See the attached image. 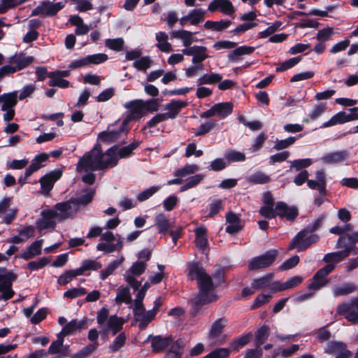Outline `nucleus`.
Returning <instances> with one entry per match:
<instances>
[{"label": "nucleus", "instance_id": "obj_11", "mask_svg": "<svg viewBox=\"0 0 358 358\" xmlns=\"http://www.w3.org/2000/svg\"><path fill=\"white\" fill-rule=\"evenodd\" d=\"M151 338V346L152 352L158 353L162 352L167 348L173 343V338L171 336L163 337L160 335L152 336L150 335L146 341Z\"/></svg>", "mask_w": 358, "mask_h": 358}, {"label": "nucleus", "instance_id": "obj_57", "mask_svg": "<svg viewBox=\"0 0 358 358\" xmlns=\"http://www.w3.org/2000/svg\"><path fill=\"white\" fill-rule=\"evenodd\" d=\"M224 158L229 162H243L245 160V155L239 151L229 149L224 154Z\"/></svg>", "mask_w": 358, "mask_h": 358}, {"label": "nucleus", "instance_id": "obj_19", "mask_svg": "<svg viewBox=\"0 0 358 358\" xmlns=\"http://www.w3.org/2000/svg\"><path fill=\"white\" fill-rule=\"evenodd\" d=\"M227 324V320L225 317H220L216 320L211 325L208 333V337L210 340L217 338L224 331Z\"/></svg>", "mask_w": 358, "mask_h": 358}, {"label": "nucleus", "instance_id": "obj_47", "mask_svg": "<svg viewBox=\"0 0 358 358\" xmlns=\"http://www.w3.org/2000/svg\"><path fill=\"white\" fill-rule=\"evenodd\" d=\"M302 134H299L298 137L289 136L285 139L278 140L275 141L273 149L275 150H282L286 149L293 145L299 137H301Z\"/></svg>", "mask_w": 358, "mask_h": 358}, {"label": "nucleus", "instance_id": "obj_52", "mask_svg": "<svg viewBox=\"0 0 358 358\" xmlns=\"http://www.w3.org/2000/svg\"><path fill=\"white\" fill-rule=\"evenodd\" d=\"M52 73L54 76H52L48 82V85L50 87H57L62 89H65L69 87V81L62 78V77H59L55 71H52Z\"/></svg>", "mask_w": 358, "mask_h": 358}, {"label": "nucleus", "instance_id": "obj_1", "mask_svg": "<svg viewBox=\"0 0 358 358\" xmlns=\"http://www.w3.org/2000/svg\"><path fill=\"white\" fill-rule=\"evenodd\" d=\"M117 149V145H115L103 152L101 145L96 144L90 152L80 159L77 169L78 171L85 169L86 171H95L117 166L118 163Z\"/></svg>", "mask_w": 358, "mask_h": 358}, {"label": "nucleus", "instance_id": "obj_31", "mask_svg": "<svg viewBox=\"0 0 358 358\" xmlns=\"http://www.w3.org/2000/svg\"><path fill=\"white\" fill-rule=\"evenodd\" d=\"M255 48L252 46L242 45L235 48L228 54V58L231 62H237L239 57L244 55H250L254 52Z\"/></svg>", "mask_w": 358, "mask_h": 358}, {"label": "nucleus", "instance_id": "obj_6", "mask_svg": "<svg viewBox=\"0 0 358 358\" xmlns=\"http://www.w3.org/2000/svg\"><path fill=\"white\" fill-rule=\"evenodd\" d=\"M17 279V274L13 271L6 273V276L0 283L1 298L3 301L12 299L15 292L13 289V284Z\"/></svg>", "mask_w": 358, "mask_h": 358}, {"label": "nucleus", "instance_id": "obj_34", "mask_svg": "<svg viewBox=\"0 0 358 358\" xmlns=\"http://www.w3.org/2000/svg\"><path fill=\"white\" fill-rule=\"evenodd\" d=\"M348 122H350L348 114H346L344 111H341L332 116L329 120L324 122L321 127H329L338 124H344Z\"/></svg>", "mask_w": 358, "mask_h": 358}, {"label": "nucleus", "instance_id": "obj_9", "mask_svg": "<svg viewBox=\"0 0 358 358\" xmlns=\"http://www.w3.org/2000/svg\"><path fill=\"white\" fill-rule=\"evenodd\" d=\"M207 50L208 49L206 46L193 45L188 48L182 49V52L185 55L192 56V63L197 64L210 57V56L206 53Z\"/></svg>", "mask_w": 358, "mask_h": 358}, {"label": "nucleus", "instance_id": "obj_3", "mask_svg": "<svg viewBox=\"0 0 358 358\" xmlns=\"http://www.w3.org/2000/svg\"><path fill=\"white\" fill-rule=\"evenodd\" d=\"M338 315L345 316V319L352 324L358 322V296L351 299L350 302H344L337 306Z\"/></svg>", "mask_w": 358, "mask_h": 358}, {"label": "nucleus", "instance_id": "obj_62", "mask_svg": "<svg viewBox=\"0 0 358 358\" xmlns=\"http://www.w3.org/2000/svg\"><path fill=\"white\" fill-rule=\"evenodd\" d=\"M231 350L229 348H219L213 350L202 358H228Z\"/></svg>", "mask_w": 358, "mask_h": 358}, {"label": "nucleus", "instance_id": "obj_25", "mask_svg": "<svg viewBox=\"0 0 358 358\" xmlns=\"http://www.w3.org/2000/svg\"><path fill=\"white\" fill-rule=\"evenodd\" d=\"M336 248H343V250L342 251H345V256L348 257L355 248V245L352 244L350 234L341 236L337 241Z\"/></svg>", "mask_w": 358, "mask_h": 358}, {"label": "nucleus", "instance_id": "obj_44", "mask_svg": "<svg viewBox=\"0 0 358 358\" xmlns=\"http://www.w3.org/2000/svg\"><path fill=\"white\" fill-rule=\"evenodd\" d=\"M162 98H152L148 100H143V105L146 114L153 113L159 110Z\"/></svg>", "mask_w": 358, "mask_h": 358}, {"label": "nucleus", "instance_id": "obj_53", "mask_svg": "<svg viewBox=\"0 0 358 358\" xmlns=\"http://www.w3.org/2000/svg\"><path fill=\"white\" fill-rule=\"evenodd\" d=\"M315 178L318 179L320 181V185L317 188L319 194L321 196H326L327 194V180H326V175L323 169L317 170L315 172Z\"/></svg>", "mask_w": 358, "mask_h": 358}, {"label": "nucleus", "instance_id": "obj_18", "mask_svg": "<svg viewBox=\"0 0 358 358\" xmlns=\"http://www.w3.org/2000/svg\"><path fill=\"white\" fill-rule=\"evenodd\" d=\"M195 244L201 251H205L208 248V241L207 238V229L204 227H197L194 230Z\"/></svg>", "mask_w": 358, "mask_h": 358}, {"label": "nucleus", "instance_id": "obj_64", "mask_svg": "<svg viewBox=\"0 0 358 358\" xmlns=\"http://www.w3.org/2000/svg\"><path fill=\"white\" fill-rule=\"evenodd\" d=\"M152 60L149 56L141 57L133 63V66L141 71H146L151 66Z\"/></svg>", "mask_w": 358, "mask_h": 358}, {"label": "nucleus", "instance_id": "obj_38", "mask_svg": "<svg viewBox=\"0 0 358 358\" xmlns=\"http://www.w3.org/2000/svg\"><path fill=\"white\" fill-rule=\"evenodd\" d=\"M319 236L317 234H311L306 237V236L301 240L299 241L298 243L295 245L294 249L297 248L298 252L306 250L312 244L318 241Z\"/></svg>", "mask_w": 358, "mask_h": 358}, {"label": "nucleus", "instance_id": "obj_60", "mask_svg": "<svg viewBox=\"0 0 358 358\" xmlns=\"http://www.w3.org/2000/svg\"><path fill=\"white\" fill-rule=\"evenodd\" d=\"M156 313L152 312L151 310L145 311L143 315L141 317L140 320H138V322H139L138 324V328L141 330L145 329L148 324L153 320L156 316Z\"/></svg>", "mask_w": 358, "mask_h": 358}, {"label": "nucleus", "instance_id": "obj_48", "mask_svg": "<svg viewBox=\"0 0 358 358\" xmlns=\"http://www.w3.org/2000/svg\"><path fill=\"white\" fill-rule=\"evenodd\" d=\"M199 169L196 164H186L185 166L177 169L174 172V176L179 178H184L189 175L194 174Z\"/></svg>", "mask_w": 358, "mask_h": 358}, {"label": "nucleus", "instance_id": "obj_50", "mask_svg": "<svg viewBox=\"0 0 358 358\" xmlns=\"http://www.w3.org/2000/svg\"><path fill=\"white\" fill-rule=\"evenodd\" d=\"M203 179V176L202 174H196L189 177L186 180L185 183L182 185L180 188V192L187 191L189 189L193 188L199 185L201 180Z\"/></svg>", "mask_w": 358, "mask_h": 358}, {"label": "nucleus", "instance_id": "obj_27", "mask_svg": "<svg viewBox=\"0 0 358 358\" xmlns=\"http://www.w3.org/2000/svg\"><path fill=\"white\" fill-rule=\"evenodd\" d=\"M71 204H73V202L71 201V199L63 202L57 203L54 208L55 210L59 213V221L64 220L67 218H69L71 215L70 210L71 209Z\"/></svg>", "mask_w": 358, "mask_h": 358}, {"label": "nucleus", "instance_id": "obj_58", "mask_svg": "<svg viewBox=\"0 0 358 358\" xmlns=\"http://www.w3.org/2000/svg\"><path fill=\"white\" fill-rule=\"evenodd\" d=\"M313 163V160L310 158L294 159L291 162L290 169H295L296 171H302V169L310 166Z\"/></svg>", "mask_w": 358, "mask_h": 358}, {"label": "nucleus", "instance_id": "obj_42", "mask_svg": "<svg viewBox=\"0 0 358 358\" xmlns=\"http://www.w3.org/2000/svg\"><path fill=\"white\" fill-rule=\"evenodd\" d=\"M357 290V286L352 282L344 283L340 287H336L333 290L334 295L335 296H345Z\"/></svg>", "mask_w": 358, "mask_h": 358}, {"label": "nucleus", "instance_id": "obj_26", "mask_svg": "<svg viewBox=\"0 0 358 358\" xmlns=\"http://www.w3.org/2000/svg\"><path fill=\"white\" fill-rule=\"evenodd\" d=\"M102 267L101 262L92 259H86L82 262V265L76 269L78 275H87L86 271H98Z\"/></svg>", "mask_w": 358, "mask_h": 358}, {"label": "nucleus", "instance_id": "obj_45", "mask_svg": "<svg viewBox=\"0 0 358 358\" xmlns=\"http://www.w3.org/2000/svg\"><path fill=\"white\" fill-rule=\"evenodd\" d=\"M120 136L117 130H111L100 132L98 137L102 142L111 143L115 142Z\"/></svg>", "mask_w": 358, "mask_h": 358}, {"label": "nucleus", "instance_id": "obj_13", "mask_svg": "<svg viewBox=\"0 0 358 358\" xmlns=\"http://www.w3.org/2000/svg\"><path fill=\"white\" fill-rule=\"evenodd\" d=\"M187 106V102L180 100H171L168 103L164 109L167 110L168 112L164 113L167 119H175L181 110Z\"/></svg>", "mask_w": 358, "mask_h": 358}, {"label": "nucleus", "instance_id": "obj_2", "mask_svg": "<svg viewBox=\"0 0 358 358\" xmlns=\"http://www.w3.org/2000/svg\"><path fill=\"white\" fill-rule=\"evenodd\" d=\"M278 255V250L270 249L262 255L252 258L248 264L250 271H257L265 268L273 264Z\"/></svg>", "mask_w": 358, "mask_h": 358}, {"label": "nucleus", "instance_id": "obj_51", "mask_svg": "<svg viewBox=\"0 0 358 358\" xmlns=\"http://www.w3.org/2000/svg\"><path fill=\"white\" fill-rule=\"evenodd\" d=\"M302 59V56H297L295 57L290 58L280 64L279 66L276 67L275 72L280 73L287 71L297 64H299Z\"/></svg>", "mask_w": 358, "mask_h": 358}, {"label": "nucleus", "instance_id": "obj_15", "mask_svg": "<svg viewBox=\"0 0 358 358\" xmlns=\"http://www.w3.org/2000/svg\"><path fill=\"white\" fill-rule=\"evenodd\" d=\"M32 56L26 57L24 54L20 53L19 55H14L10 58V63L15 64L13 68L15 69V73L22 70L29 66L34 61Z\"/></svg>", "mask_w": 358, "mask_h": 358}, {"label": "nucleus", "instance_id": "obj_24", "mask_svg": "<svg viewBox=\"0 0 358 358\" xmlns=\"http://www.w3.org/2000/svg\"><path fill=\"white\" fill-rule=\"evenodd\" d=\"M274 275L273 273H268L264 276L254 279L251 282V287L255 290H259L271 287V282L273 280Z\"/></svg>", "mask_w": 358, "mask_h": 358}, {"label": "nucleus", "instance_id": "obj_41", "mask_svg": "<svg viewBox=\"0 0 358 358\" xmlns=\"http://www.w3.org/2000/svg\"><path fill=\"white\" fill-rule=\"evenodd\" d=\"M182 341L178 339L173 343L170 350L166 353L164 358H181L182 355Z\"/></svg>", "mask_w": 358, "mask_h": 358}, {"label": "nucleus", "instance_id": "obj_5", "mask_svg": "<svg viewBox=\"0 0 358 358\" xmlns=\"http://www.w3.org/2000/svg\"><path fill=\"white\" fill-rule=\"evenodd\" d=\"M62 171L56 169L45 174L39 179L42 194L48 196L55 183L62 176Z\"/></svg>", "mask_w": 358, "mask_h": 358}, {"label": "nucleus", "instance_id": "obj_36", "mask_svg": "<svg viewBox=\"0 0 358 358\" xmlns=\"http://www.w3.org/2000/svg\"><path fill=\"white\" fill-rule=\"evenodd\" d=\"M252 337V332H249L245 335L241 336L236 338H235L230 343V350L238 351L240 349L243 348L245 345H248Z\"/></svg>", "mask_w": 358, "mask_h": 358}, {"label": "nucleus", "instance_id": "obj_30", "mask_svg": "<svg viewBox=\"0 0 358 358\" xmlns=\"http://www.w3.org/2000/svg\"><path fill=\"white\" fill-rule=\"evenodd\" d=\"M66 3V0L65 1H59L55 3H53L50 1H43L45 10V15L50 17L56 15L59 11L65 7Z\"/></svg>", "mask_w": 358, "mask_h": 358}, {"label": "nucleus", "instance_id": "obj_35", "mask_svg": "<svg viewBox=\"0 0 358 358\" xmlns=\"http://www.w3.org/2000/svg\"><path fill=\"white\" fill-rule=\"evenodd\" d=\"M270 334L268 326L264 324L258 328L255 332V344L256 347H260L268 339Z\"/></svg>", "mask_w": 358, "mask_h": 358}, {"label": "nucleus", "instance_id": "obj_20", "mask_svg": "<svg viewBox=\"0 0 358 358\" xmlns=\"http://www.w3.org/2000/svg\"><path fill=\"white\" fill-rule=\"evenodd\" d=\"M86 323V318L80 321H78L76 319H73L63 327L60 332V335H62L63 337L67 335L72 334L77 330L84 329L85 327Z\"/></svg>", "mask_w": 358, "mask_h": 358}, {"label": "nucleus", "instance_id": "obj_56", "mask_svg": "<svg viewBox=\"0 0 358 358\" xmlns=\"http://www.w3.org/2000/svg\"><path fill=\"white\" fill-rule=\"evenodd\" d=\"M206 12L201 8H195L189 13V22L192 25H196L204 19Z\"/></svg>", "mask_w": 358, "mask_h": 358}, {"label": "nucleus", "instance_id": "obj_16", "mask_svg": "<svg viewBox=\"0 0 358 358\" xmlns=\"http://www.w3.org/2000/svg\"><path fill=\"white\" fill-rule=\"evenodd\" d=\"M215 299V297H214V299L208 298V294L202 293L195 296L194 299L192 300V308L190 310L191 316H196L199 310L204 305Z\"/></svg>", "mask_w": 358, "mask_h": 358}, {"label": "nucleus", "instance_id": "obj_29", "mask_svg": "<svg viewBox=\"0 0 358 358\" xmlns=\"http://www.w3.org/2000/svg\"><path fill=\"white\" fill-rule=\"evenodd\" d=\"M155 225L160 234H167L171 228V224L164 213H159L156 215Z\"/></svg>", "mask_w": 358, "mask_h": 358}, {"label": "nucleus", "instance_id": "obj_37", "mask_svg": "<svg viewBox=\"0 0 358 358\" xmlns=\"http://www.w3.org/2000/svg\"><path fill=\"white\" fill-rule=\"evenodd\" d=\"M222 79V76L219 73H205L197 80L196 84L198 86H201L203 85H212L220 82Z\"/></svg>", "mask_w": 358, "mask_h": 358}, {"label": "nucleus", "instance_id": "obj_10", "mask_svg": "<svg viewBox=\"0 0 358 358\" xmlns=\"http://www.w3.org/2000/svg\"><path fill=\"white\" fill-rule=\"evenodd\" d=\"M124 108L130 110V113L128 115L134 117V121L139 120L146 115L143 99H135L128 101L125 103Z\"/></svg>", "mask_w": 358, "mask_h": 358}, {"label": "nucleus", "instance_id": "obj_7", "mask_svg": "<svg viewBox=\"0 0 358 358\" xmlns=\"http://www.w3.org/2000/svg\"><path fill=\"white\" fill-rule=\"evenodd\" d=\"M276 210H278L277 216L280 219H285L289 222H293L299 216V209L295 206H288L284 201H278L276 203Z\"/></svg>", "mask_w": 358, "mask_h": 358}, {"label": "nucleus", "instance_id": "obj_28", "mask_svg": "<svg viewBox=\"0 0 358 358\" xmlns=\"http://www.w3.org/2000/svg\"><path fill=\"white\" fill-rule=\"evenodd\" d=\"M198 287L202 294H208L210 292L214 291L215 285L212 278L207 273L197 280Z\"/></svg>", "mask_w": 358, "mask_h": 358}, {"label": "nucleus", "instance_id": "obj_54", "mask_svg": "<svg viewBox=\"0 0 358 358\" xmlns=\"http://www.w3.org/2000/svg\"><path fill=\"white\" fill-rule=\"evenodd\" d=\"M345 251H337L326 254L323 257V261L327 264L334 262H339L346 258L345 256Z\"/></svg>", "mask_w": 358, "mask_h": 358}, {"label": "nucleus", "instance_id": "obj_55", "mask_svg": "<svg viewBox=\"0 0 358 358\" xmlns=\"http://www.w3.org/2000/svg\"><path fill=\"white\" fill-rule=\"evenodd\" d=\"M271 180L270 176L266 175L262 171H257L252 174L248 181L253 184H266Z\"/></svg>", "mask_w": 358, "mask_h": 358}, {"label": "nucleus", "instance_id": "obj_21", "mask_svg": "<svg viewBox=\"0 0 358 358\" xmlns=\"http://www.w3.org/2000/svg\"><path fill=\"white\" fill-rule=\"evenodd\" d=\"M206 272L199 262H189L187 264V277L191 280L200 279Z\"/></svg>", "mask_w": 358, "mask_h": 358}, {"label": "nucleus", "instance_id": "obj_14", "mask_svg": "<svg viewBox=\"0 0 358 358\" xmlns=\"http://www.w3.org/2000/svg\"><path fill=\"white\" fill-rule=\"evenodd\" d=\"M350 152L347 150L327 153L321 158L324 164H332L341 163L348 159Z\"/></svg>", "mask_w": 358, "mask_h": 358}, {"label": "nucleus", "instance_id": "obj_12", "mask_svg": "<svg viewBox=\"0 0 358 358\" xmlns=\"http://www.w3.org/2000/svg\"><path fill=\"white\" fill-rule=\"evenodd\" d=\"M218 9L227 15H232L235 13V8L229 0H213L208 7V10L212 13Z\"/></svg>", "mask_w": 358, "mask_h": 358}, {"label": "nucleus", "instance_id": "obj_8", "mask_svg": "<svg viewBox=\"0 0 358 358\" xmlns=\"http://www.w3.org/2000/svg\"><path fill=\"white\" fill-rule=\"evenodd\" d=\"M324 219V215H320L311 225H308L305 229H302L296 234V235L292 238L290 244L288 246V250L294 249L295 245L298 243L299 241L304 238L308 233H313L318 229L322 223Z\"/></svg>", "mask_w": 358, "mask_h": 358}, {"label": "nucleus", "instance_id": "obj_63", "mask_svg": "<svg viewBox=\"0 0 358 358\" xmlns=\"http://www.w3.org/2000/svg\"><path fill=\"white\" fill-rule=\"evenodd\" d=\"M124 41L122 38H108L106 40V46L115 51H121L123 50Z\"/></svg>", "mask_w": 358, "mask_h": 358}, {"label": "nucleus", "instance_id": "obj_49", "mask_svg": "<svg viewBox=\"0 0 358 358\" xmlns=\"http://www.w3.org/2000/svg\"><path fill=\"white\" fill-rule=\"evenodd\" d=\"M124 257H122L120 259H116L113 261L106 267V269L101 270L99 273L100 278L103 280H106L109 275H112L115 270L121 264Z\"/></svg>", "mask_w": 358, "mask_h": 358}, {"label": "nucleus", "instance_id": "obj_39", "mask_svg": "<svg viewBox=\"0 0 358 358\" xmlns=\"http://www.w3.org/2000/svg\"><path fill=\"white\" fill-rule=\"evenodd\" d=\"M107 326L115 336L122 330L123 320L122 317H117V315H110L108 317Z\"/></svg>", "mask_w": 358, "mask_h": 358}, {"label": "nucleus", "instance_id": "obj_59", "mask_svg": "<svg viewBox=\"0 0 358 358\" xmlns=\"http://www.w3.org/2000/svg\"><path fill=\"white\" fill-rule=\"evenodd\" d=\"M208 208V217H214L220 211L224 209L223 201L221 199H214L209 203Z\"/></svg>", "mask_w": 358, "mask_h": 358}, {"label": "nucleus", "instance_id": "obj_32", "mask_svg": "<svg viewBox=\"0 0 358 358\" xmlns=\"http://www.w3.org/2000/svg\"><path fill=\"white\" fill-rule=\"evenodd\" d=\"M232 22L231 20H221L220 21H212L207 20L203 27L206 29H210L215 31H222L223 30L227 29L231 24Z\"/></svg>", "mask_w": 358, "mask_h": 358}, {"label": "nucleus", "instance_id": "obj_43", "mask_svg": "<svg viewBox=\"0 0 358 358\" xmlns=\"http://www.w3.org/2000/svg\"><path fill=\"white\" fill-rule=\"evenodd\" d=\"M131 301L132 299L128 287H124L118 289L115 297V302L117 304H121L122 303L129 304L131 303Z\"/></svg>", "mask_w": 358, "mask_h": 358}, {"label": "nucleus", "instance_id": "obj_46", "mask_svg": "<svg viewBox=\"0 0 358 358\" xmlns=\"http://www.w3.org/2000/svg\"><path fill=\"white\" fill-rule=\"evenodd\" d=\"M99 344H88L80 350L70 356L71 358H87L96 350Z\"/></svg>", "mask_w": 358, "mask_h": 358}, {"label": "nucleus", "instance_id": "obj_4", "mask_svg": "<svg viewBox=\"0 0 358 358\" xmlns=\"http://www.w3.org/2000/svg\"><path fill=\"white\" fill-rule=\"evenodd\" d=\"M335 268L333 264H327L322 268H320L311 278V282L308 285V289L312 290H318L325 286L329 280L325 279Z\"/></svg>", "mask_w": 358, "mask_h": 358}, {"label": "nucleus", "instance_id": "obj_17", "mask_svg": "<svg viewBox=\"0 0 358 358\" xmlns=\"http://www.w3.org/2000/svg\"><path fill=\"white\" fill-rule=\"evenodd\" d=\"M43 242V239L35 241L29 247H27L26 250L19 255V257L24 260H29L40 255L42 251L41 248Z\"/></svg>", "mask_w": 358, "mask_h": 358}, {"label": "nucleus", "instance_id": "obj_22", "mask_svg": "<svg viewBox=\"0 0 358 358\" xmlns=\"http://www.w3.org/2000/svg\"><path fill=\"white\" fill-rule=\"evenodd\" d=\"M0 103H2L1 107V110L14 108L17 103V92L13 91L0 95Z\"/></svg>", "mask_w": 358, "mask_h": 358}, {"label": "nucleus", "instance_id": "obj_23", "mask_svg": "<svg viewBox=\"0 0 358 358\" xmlns=\"http://www.w3.org/2000/svg\"><path fill=\"white\" fill-rule=\"evenodd\" d=\"M84 194H81L77 198H71V201L73 205L76 206H86L92 202L95 195V189L94 188H86L83 190Z\"/></svg>", "mask_w": 358, "mask_h": 358}, {"label": "nucleus", "instance_id": "obj_40", "mask_svg": "<svg viewBox=\"0 0 358 358\" xmlns=\"http://www.w3.org/2000/svg\"><path fill=\"white\" fill-rule=\"evenodd\" d=\"M140 145V142L134 141L127 146L117 149V157L124 159L130 157L133 154V151Z\"/></svg>", "mask_w": 358, "mask_h": 358}, {"label": "nucleus", "instance_id": "obj_61", "mask_svg": "<svg viewBox=\"0 0 358 358\" xmlns=\"http://www.w3.org/2000/svg\"><path fill=\"white\" fill-rule=\"evenodd\" d=\"M76 269L67 270L63 274H62L57 279V283L61 286L66 285L70 282L75 277L78 276Z\"/></svg>", "mask_w": 358, "mask_h": 358}, {"label": "nucleus", "instance_id": "obj_33", "mask_svg": "<svg viewBox=\"0 0 358 358\" xmlns=\"http://www.w3.org/2000/svg\"><path fill=\"white\" fill-rule=\"evenodd\" d=\"M216 115L225 118L233 112L234 105L231 102H221L214 105Z\"/></svg>", "mask_w": 358, "mask_h": 358}]
</instances>
